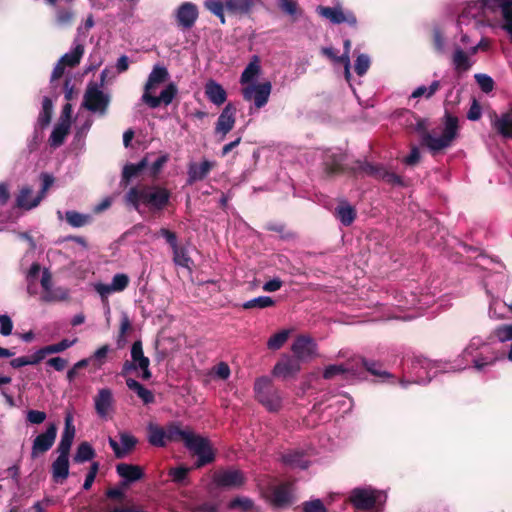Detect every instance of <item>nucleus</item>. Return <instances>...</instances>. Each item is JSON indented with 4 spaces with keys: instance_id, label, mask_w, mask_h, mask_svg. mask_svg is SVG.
Here are the masks:
<instances>
[{
    "instance_id": "18",
    "label": "nucleus",
    "mask_w": 512,
    "mask_h": 512,
    "mask_svg": "<svg viewBox=\"0 0 512 512\" xmlns=\"http://www.w3.org/2000/svg\"><path fill=\"white\" fill-rule=\"evenodd\" d=\"M344 161L345 157L343 155H327L323 161V171L325 176L327 178H333L346 172L353 175L351 169L355 166V164L351 167H347L344 165Z\"/></svg>"
},
{
    "instance_id": "48",
    "label": "nucleus",
    "mask_w": 512,
    "mask_h": 512,
    "mask_svg": "<svg viewBox=\"0 0 512 512\" xmlns=\"http://www.w3.org/2000/svg\"><path fill=\"white\" fill-rule=\"evenodd\" d=\"M275 305V301L269 296H259L249 301L244 302L241 307L245 310L260 308L264 309Z\"/></svg>"
},
{
    "instance_id": "30",
    "label": "nucleus",
    "mask_w": 512,
    "mask_h": 512,
    "mask_svg": "<svg viewBox=\"0 0 512 512\" xmlns=\"http://www.w3.org/2000/svg\"><path fill=\"white\" fill-rule=\"evenodd\" d=\"M70 127V123H67L66 120L58 121L49 137L50 146L53 148L60 147L64 143L66 136L69 134Z\"/></svg>"
},
{
    "instance_id": "12",
    "label": "nucleus",
    "mask_w": 512,
    "mask_h": 512,
    "mask_svg": "<svg viewBox=\"0 0 512 512\" xmlns=\"http://www.w3.org/2000/svg\"><path fill=\"white\" fill-rule=\"evenodd\" d=\"M120 442L109 437L108 443L117 459H123L129 455L137 446L138 439L128 432L119 433Z\"/></svg>"
},
{
    "instance_id": "7",
    "label": "nucleus",
    "mask_w": 512,
    "mask_h": 512,
    "mask_svg": "<svg viewBox=\"0 0 512 512\" xmlns=\"http://www.w3.org/2000/svg\"><path fill=\"white\" fill-rule=\"evenodd\" d=\"M272 84L269 81L252 84L242 89V95L245 101H253L256 108L264 107L271 94Z\"/></svg>"
},
{
    "instance_id": "29",
    "label": "nucleus",
    "mask_w": 512,
    "mask_h": 512,
    "mask_svg": "<svg viewBox=\"0 0 512 512\" xmlns=\"http://www.w3.org/2000/svg\"><path fill=\"white\" fill-rule=\"evenodd\" d=\"M207 98L215 105H222L227 99L225 89L216 81L210 80L205 85Z\"/></svg>"
},
{
    "instance_id": "21",
    "label": "nucleus",
    "mask_w": 512,
    "mask_h": 512,
    "mask_svg": "<svg viewBox=\"0 0 512 512\" xmlns=\"http://www.w3.org/2000/svg\"><path fill=\"white\" fill-rule=\"evenodd\" d=\"M131 358L132 361L137 364L139 369L142 371V379L149 380L152 377L151 371L149 370L150 360L144 355L143 345L141 340H136L131 347Z\"/></svg>"
},
{
    "instance_id": "17",
    "label": "nucleus",
    "mask_w": 512,
    "mask_h": 512,
    "mask_svg": "<svg viewBox=\"0 0 512 512\" xmlns=\"http://www.w3.org/2000/svg\"><path fill=\"white\" fill-rule=\"evenodd\" d=\"M300 361L294 356L283 355L273 368V375L287 379L294 377L300 370Z\"/></svg>"
},
{
    "instance_id": "1",
    "label": "nucleus",
    "mask_w": 512,
    "mask_h": 512,
    "mask_svg": "<svg viewBox=\"0 0 512 512\" xmlns=\"http://www.w3.org/2000/svg\"><path fill=\"white\" fill-rule=\"evenodd\" d=\"M171 191L160 184L141 183L132 186L125 194L127 204L137 211L140 207L147 208L151 213H160L170 203Z\"/></svg>"
},
{
    "instance_id": "58",
    "label": "nucleus",
    "mask_w": 512,
    "mask_h": 512,
    "mask_svg": "<svg viewBox=\"0 0 512 512\" xmlns=\"http://www.w3.org/2000/svg\"><path fill=\"white\" fill-rule=\"evenodd\" d=\"M370 67V58L366 54H360L355 60V72L358 76H363L367 73Z\"/></svg>"
},
{
    "instance_id": "31",
    "label": "nucleus",
    "mask_w": 512,
    "mask_h": 512,
    "mask_svg": "<svg viewBox=\"0 0 512 512\" xmlns=\"http://www.w3.org/2000/svg\"><path fill=\"white\" fill-rule=\"evenodd\" d=\"M32 196V189L29 186H24L21 188L19 194L16 198V206L18 208L24 209V210H30L32 208L37 207L41 202V197L38 195L31 199Z\"/></svg>"
},
{
    "instance_id": "9",
    "label": "nucleus",
    "mask_w": 512,
    "mask_h": 512,
    "mask_svg": "<svg viewBox=\"0 0 512 512\" xmlns=\"http://www.w3.org/2000/svg\"><path fill=\"white\" fill-rule=\"evenodd\" d=\"M57 430L58 428L55 423H49L46 430L35 437L31 450L32 459L37 458L52 448L57 437Z\"/></svg>"
},
{
    "instance_id": "50",
    "label": "nucleus",
    "mask_w": 512,
    "mask_h": 512,
    "mask_svg": "<svg viewBox=\"0 0 512 512\" xmlns=\"http://www.w3.org/2000/svg\"><path fill=\"white\" fill-rule=\"evenodd\" d=\"M289 331L282 330L272 335L267 341V347L271 350H279L288 340Z\"/></svg>"
},
{
    "instance_id": "54",
    "label": "nucleus",
    "mask_w": 512,
    "mask_h": 512,
    "mask_svg": "<svg viewBox=\"0 0 512 512\" xmlns=\"http://www.w3.org/2000/svg\"><path fill=\"white\" fill-rule=\"evenodd\" d=\"M349 372H350V368L347 367L346 365H343V364L329 365L324 369L323 378L326 380H330L338 375H345Z\"/></svg>"
},
{
    "instance_id": "15",
    "label": "nucleus",
    "mask_w": 512,
    "mask_h": 512,
    "mask_svg": "<svg viewBox=\"0 0 512 512\" xmlns=\"http://www.w3.org/2000/svg\"><path fill=\"white\" fill-rule=\"evenodd\" d=\"M178 93V88L175 83H169L160 93L159 96H153L150 92L144 91L142 101L150 108L155 109L161 105L166 106L171 104L173 99Z\"/></svg>"
},
{
    "instance_id": "6",
    "label": "nucleus",
    "mask_w": 512,
    "mask_h": 512,
    "mask_svg": "<svg viewBox=\"0 0 512 512\" xmlns=\"http://www.w3.org/2000/svg\"><path fill=\"white\" fill-rule=\"evenodd\" d=\"M110 101V96L100 90L97 84L90 83L86 88L82 105L90 112L105 115Z\"/></svg>"
},
{
    "instance_id": "55",
    "label": "nucleus",
    "mask_w": 512,
    "mask_h": 512,
    "mask_svg": "<svg viewBox=\"0 0 512 512\" xmlns=\"http://www.w3.org/2000/svg\"><path fill=\"white\" fill-rule=\"evenodd\" d=\"M474 78L484 93H490L494 89V80L489 75L478 73Z\"/></svg>"
},
{
    "instance_id": "62",
    "label": "nucleus",
    "mask_w": 512,
    "mask_h": 512,
    "mask_svg": "<svg viewBox=\"0 0 512 512\" xmlns=\"http://www.w3.org/2000/svg\"><path fill=\"white\" fill-rule=\"evenodd\" d=\"M302 510L303 512H327L326 507L320 499L303 502Z\"/></svg>"
},
{
    "instance_id": "27",
    "label": "nucleus",
    "mask_w": 512,
    "mask_h": 512,
    "mask_svg": "<svg viewBox=\"0 0 512 512\" xmlns=\"http://www.w3.org/2000/svg\"><path fill=\"white\" fill-rule=\"evenodd\" d=\"M493 127L502 137L512 139V106L494 120Z\"/></svg>"
},
{
    "instance_id": "34",
    "label": "nucleus",
    "mask_w": 512,
    "mask_h": 512,
    "mask_svg": "<svg viewBox=\"0 0 512 512\" xmlns=\"http://www.w3.org/2000/svg\"><path fill=\"white\" fill-rule=\"evenodd\" d=\"M459 130V120L458 117L450 114L449 112H445L444 115V129L442 132V136L451 144L458 136Z\"/></svg>"
},
{
    "instance_id": "13",
    "label": "nucleus",
    "mask_w": 512,
    "mask_h": 512,
    "mask_svg": "<svg viewBox=\"0 0 512 512\" xmlns=\"http://www.w3.org/2000/svg\"><path fill=\"white\" fill-rule=\"evenodd\" d=\"M236 107L229 102L220 113L215 124V134H220L219 141H223L226 135L234 128L236 121Z\"/></svg>"
},
{
    "instance_id": "26",
    "label": "nucleus",
    "mask_w": 512,
    "mask_h": 512,
    "mask_svg": "<svg viewBox=\"0 0 512 512\" xmlns=\"http://www.w3.org/2000/svg\"><path fill=\"white\" fill-rule=\"evenodd\" d=\"M148 159L144 157L138 163H129L123 167L121 176V186L127 187L130 181L139 176V174L147 167Z\"/></svg>"
},
{
    "instance_id": "37",
    "label": "nucleus",
    "mask_w": 512,
    "mask_h": 512,
    "mask_svg": "<svg viewBox=\"0 0 512 512\" xmlns=\"http://www.w3.org/2000/svg\"><path fill=\"white\" fill-rule=\"evenodd\" d=\"M169 77L168 70L163 66H155L149 74L144 91L150 92L156 85L164 83Z\"/></svg>"
},
{
    "instance_id": "61",
    "label": "nucleus",
    "mask_w": 512,
    "mask_h": 512,
    "mask_svg": "<svg viewBox=\"0 0 512 512\" xmlns=\"http://www.w3.org/2000/svg\"><path fill=\"white\" fill-rule=\"evenodd\" d=\"M190 469L184 466L172 468L169 475L173 482L182 484L187 479Z\"/></svg>"
},
{
    "instance_id": "2",
    "label": "nucleus",
    "mask_w": 512,
    "mask_h": 512,
    "mask_svg": "<svg viewBox=\"0 0 512 512\" xmlns=\"http://www.w3.org/2000/svg\"><path fill=\"white\" fill-rule=\"evenodd\" d=\"M498 10L501 11L502 18L504 20L502 29L505 30L512 42V0H477L468 3L463 9L459 16V19L464 17H477L485 16V12L496 13Z\"/></svg>"
},
{
    "instance_id": "5",
    "label": "nucleus",
    "mask_w": 512,
    "mask_h": 512,
    "mask_svg": "<svg viewBox=\"0 0 512 512\" xmlns=\"http://www.w3.org/2000/svg\"><path fill=\"white\" fill-rule=\"evenodd\" d=\"M254 392L256 400L268 411L277 412L281 409V393L268 377H260L255 381Z\"/></svg>"
},
{
    "instance_id": "35",
    "label": "nucleus",
    "mask_w": 512,
    "mask_h": 512,
    "mask_svg": "<svg viewBox=\"0 0 512 512\" xmlns=\"http://www.w3.org/2000/svg\"><path fill=\"white\" fill-rule=\"evenodd\" d=\"M282 461L291 468L306 469L309 466V461L306 460L304 452L299 450H293L283 454Z\"/></svg>"
},
{
    "instance_id": "22",
    "label": "nucleus",
    "mask_w": 512,
    "mask_h": 512,
    "mask_svg": "<svg viewBox=\"0 0 512 512\" xmlns=\"http://www.w3.org/2000/svg\"><path fill=\"white\" fill-rule=\"evenodd\" d=\"M69 456L58 454L51 464L52 481L56 484H63L69 477Z\"/></svg>"
},
{
    "instance_id": "36",
    "label": "nucleus",
    "mask_w": 512,
    "mask_h": 512,
    "mask_svg": "<svg viewBox=\"0 0 512 512\" xmlns=\"http://www.w3.org/2000/svg\"><path fill=\"white\" fill-rule=\"evenodd\" d=\"M190 429L183 430L180 422H170L165 426L167 442H185Z\"/></svg>"
},
{
    "instance_id": "25",
    "label": "nucleus",
    "mask_w": 512,
    "mask_h": 512,
    "mask_svg": "<svg viewBox=\"0 0 512 512\" xmlns=\"http://www.w3.org/2000/svg\"><path fill=\"white\" fill-rule=\"evenodd\" d=\"M420 144L428 148L430 153L435 156L439 152L449 148L452 144L448 142L442 135L434 137L431 133H425L420 139Z\"/></svg>"
},
{
    "instance_id": "39",
    "label": "nucleus",
    "mask_w": 512,
    "mask_h": 512,
    "mask_svg": "<svg viewBox=\"0 0 512 512\" xmlns=\"http://www.w3.org/2000/svg\"><path fill=\"white\" fill-rule=\"evenodd\" d=\"M452 63L458 73L467 72L472 67V62L467 53L457 47L452 56Z\"/></svg>"
},
{
    "instance_id": "51",
    "label": "nucleus",
    "mask_w": 512,
    "mask_h": 512,
    "mask_svg": "<svg viewBox=\"0 0 512 512\" xmlns=\"http://www.w3.org/2000/svg\"><path fill=\"white\" fill-rule=\"evenodd\" d=\"M361 366H363L369 373L378 377H390L391 375L381 369V364L365 358L360 359Z\"/></svg>"
},
{
    "instance_id": "57",
    "label": "nucleus",
    "mask_w": 512,
    "mask_h": 512,
    "mask_svg": "<svg viewBox=\"0 0 512 512\" xmlns=\"http://www.w3.org/2000/svg\"><path fill=\"white\" fill-rule=\"evenodd\" d=\"M130 279L128 275L124 273L115 274L112 278V289L114 292H121L125 290L129 285Z\"/></svg>"
},
{
    "instance_id": "32",
    "label": "nucleus",
    "mask_w": 512,
    "mask_h": 512,
    "mask_svg": "<svg viewBox=\"0 0 512 512\" xmlns=\"http://www.w3.org/2000/svg\"><path fill=\"white\" fill-rule=\"evenodd\" d=\"M259 2L260 0H227L225 7L230 13L247 15Z\"/></svg>"
},
{
    "instance_id": "44",
    "label": "nucleus",
    "mask_w": 512,
    "mask_h": 512,
    "mask_svg": "<svg viewBox=\"0 0 512 512\" xmlns=\"http://www.w3.org/2000/svg\"><path fill=\"white\" fill-rule=\"evenodd\" d=\"M84 51L82 44H76L71 52L64 54L59 60L65 66L76 67L80 63Z\"/></svg>"
},
{
    "instance_id": "42",
    "label": "nucleus",
    "mask_w": 512,
    "mask_h": 512,
    "mask_svg": "<svg viewBox=\"0 0 512 512\" xmlns=\"http://www.w3.org/2000/svg\"><path fill=\"white\" fill-rule=\"evenodd\" d=\"M208 442V438L197 435L193 431H190L186 437L184 445L190 452L195 455L197 452H200L201 448H206Z\"/></svg>"
},
{
    "instance_id": "64",
    "label": "nucleus",
    "mask_w": 512,
    "mask_h": 512,
    "mask_svg": "<svg viewBox=\"0 0 512 512\" xmlns=\"http://www.w3.org/2000/svg\"><path fill=\"white\" fill-rule=\"evenodd\" d=\"M267 231L276 232L281 235L282 238L288 239L293 237V233L286 231V226L283 223L269 222L265 225Z\"/></svg>"
},
{
    "instance_id": "41",
    "label": "nucleus",
    "mask_w": 512,
    "mask_h": 512,
    "mask_svg": "<svg viewBox=\"0 0 512 512\" xmlns=\"http://www.w3.org/2000/svg\"><path fill=\"white\" fill-rule=\"evenodd\" d=\"M65 219H66L67 223L74 228H80V227L86 226V225L90 224L93 220V218L90 214H82L75 210L66 211Z\"/></svg>"
},
{
    "instance_id": "45",
    "label": "nucleus",
    "mask_w": 512,
    "mask_h": 512,
    "mask_svg": "<svg viewBox=\"0 0 512 512\" xmlns=\"http://www.w3.org/2000/svg\"><path fill=\"white\" fill-rule=\"evenodd\" d=\"M278 6L282 12L291 16L293 21H296L303 12L295 0H279Z\"/></svg>"
},
{
    "instance_id": "49",
    "label": "nucleus",
    "mask_w": 512,
    "mask_h": 512,
    "mask_svg": "<svg viewBox=\"0 0 512 512\" xmlns=\"http://www.w3.org/2000/svg\"><path fill=\"white\" fill-rule=\"evenodd\" d=\"M204 6L207 10L219 18L222 25L226 23L224 14V9L226 8L225 4L219 0H207L205 1Z\"/></svg>"
},
{
    "instance_id": "24",
    "label": "nucleus",
    "mask_w": 512,
    "mask_h": 512,
    "mask_svg": "<svg viewBox=\"0 0 512 512\" xmlns=\"http://www.w3.org/2000/svg\"><path fill=\"white\" fill-rule=\"evenodd\" d=\"M214 166L215 162L209 160H204L200 164L191 163L188 167V183L193 184L204 180Z\"/></svg>"
},
{
    "instance_id": "16",
    "label": "nucleus",
    "mask_w": 512,
    "mask_h": 512,
    "mask_svg": "<svg viewBox=\"0 0 512 512\" xmlns=\"http://www.w3.org/2000/svg\"><path fill=\"white\" fill-rule=\"evenodd\" d=\"M116 472L119 477L122 478V481L120 482V486L122 488L129 487L132 483L143 479L145 476L144 470L141 466L129 463L117 464Z\"/></svg>"
},
{
    "instance_id": "46",
    "label": "nucleus",
    "mask_w": 512,
    "mask_h": 512,
    "mask_svg": "<svg viewBox=\"0 0 512 512\" xmlns=\"http://www.w3.org/2000/svg\"><path fill=\"white\" fill-rule=\"evenodd\" d=\"M40 282H41V286L44 290L42 299L46 302H51V301L57 300L58 298L51 291L52 275L47 269H44ZM60 299H63V297H61Z\"/></svg>"
},
{
    "instance_id": "28",
    "label": "nucleus",
    "mask_w": 512,
    "mask_h": 512,
    "mask_svg": "<svg viewBox=\"0 0 512 512\" xmlns=\"http://www.w3.org/2000/svg\"><path fill=\"white\" fill-rule=\"evenodd\" d=\"M335 216L344 226H350L356 219L357 212L351 204L342 200L335 208Z\"/></svg>"
},
{
    "instance_id": "11",
    "label": "nucleus",
    "mask_w": 512,
    "mask_h": 512,
    "mask_svg": "<svg viewBox=\"0 0 512 512\" xmlns=\"http://www.w3.org/2000/svg\"><path fill=\"white\" fill-rule=\"evenodd\" d=\"M213 482L219 488H238L245 482L244 474L237 469H221L213 474Z\"/></svg>"
},
{
    "instance_id": "8",
    "label": "nucleus",
    "mask_w": 512,
    "mask_h": 512,
    "mask_svg": "<svg viewBox=\"0 0 512 512\" xmlns=\"http://www.w3.org/2000/svg\"><path fill=\"white\" fill-rule=\"evenodd\" d=\"M291 351L300 362L309 361L317 355V344L309 335H298L291 346Z\"/></svg>"
},
{
    "instance_id": "4",
    "label": "nucleus",
    "mask_w": 512,
    "mask_h": 512,
    "mask_svg": "<svg viewBox=\"0 0 512 512\" xmlns=\"http://www.w3.org/2000/svg\"><path fill=\"white\" fill-rule=\"evenodd\" d=\"M386 501V495L371 487H357L350 491L348 502L361 511L379 510Z\"/></svg>"
},
{
    "instance_id": "56",
    "label": "nucleus",
    "mask_w": 512,
    "mask_h": 512,
    "mask_svg": "<svg viewBox=\"0 0 512 512\" xmlns=\"http://www.w3.org/2000/svg\"><path fill=\"white\" fill-rule=\"evenodd\" d=\"M77 342V339L69 340L63 339L58 343L45 346L48 354H55L65 351Z\"/></svg>"
},
{
    "instance_id": "53",
    "label": "nucleus",
    "mask_w": 512,
    "mask_h": 512,
    "mask_svg": "<svg viewBox=\"0 0 512 512\" xmlns=\"http://www.w3.org/2000/svg\"><path fill=\"white\" fill-rule=\"evenodd\" d=\"M75 14L71 9L58 8L56 11V23L59 26H69L74 21Z\"/></svg>"
},
{
    "instance_id": "43",
    "label": "nucleus",
    "mask_w": 512,
    "mask_h": 512,
    "mask_svg": "<svg viewBox=\"0 0 512 512\" xmlns=\"http://www.w3.org/2000/svg\"><path fill=\"white\" fill-rule=\"evenodd\" d=\"M52 114H53L52 100L49 97L45 96L42 100V109H41V112L39 113V116L37 119V123L40 128L43 129L50 124L51 119H52Z\"/></svg>"
},
{
    "instance_id": "38",
    "label": "nucleus",
    "mask_w": 512,
    "mask_h": 512,
    "mask_svg": "<svg viewBox=\"0 0 512 512\" xmlns=\"http://www.w3.org/2000/svg\"><path fill=\"white\" fill-rule=\"evenodd\" d=\"M95 456L96 452L92 445L87 441H83L77 447V450L73 456V462L81 464L87 461H91L95 458Z\"/></svg>"
},
{
    "instance_id": "20",
    "label": "nucleus",
    "mask_w": 512,
    "mask_h": 512,
    "mask_svg": "<svg viewBox=\"0 0 512 512\" xmlns=\"http://www.w3.org/2000/svg\"><path fill=\"white\" fill-rule=\"evenodd\" d=\"M76 434L75 426L72 422L70 415L65 418V426L61 435L60 442L57 446L56 452L60 455L70 456L71 447Z\"/></svg>"
},
{
    "instance_id": "14",
    "label": "nucleus",
    "mask_w": 512,
    "mask_h": 512,
    "mask_svg": "<svg viewBox=\"0 0 512 512\" xmlns=\"http://www.w3.org/2000/svg\"><path fill=\"white\" fill-rule=\"evenodd\" d=\"M317 12L322 17L329 19L334 24H341L346 22L352 27L357 26V18L355 14L351 11L345 13L340 7L318 6Z\"/></svg>"
},
{
    "instance_id": "47",
    "label": "nucleus",
    "mask_w": 512,
    "mask_h": 512,
    "mask_svg": "<svg viewBox=\"0 0 512 512\" xmlns=\"http://www.w3.org/2000/svg\"><path fill=\"white\" fill-rule=\"evenodd\" d=\"M195 455L197 456V461L195 462L196 468H201L215 460V452L210 441L207 443L206 448H201L200 452H197Z\"/></svg>"
},
{
    "instance_id": "3",
    "label": "nucleus",
    "mask_w": 512,
    "mask_h": 512,
    "mask_svg": "<svg viewBox=\"0 0 512 512\" xmlns=\"http://www.w3.org/2000/svg\"><path fill=\"white\" fill-rule=\"evenodd\" d=\"M351 171L353 172V176H369L376 180H382L392 187L407 186L401 176L387 170L382 164L357 160Z\"/></svg>"
},
{
    "instance_id": "52",
    "label": "nucleus",
    "mask_w": 512,
    "mask_h": 512,
    "mask_svg": "<svg viewBox=\"0 0 512 512\" xmlns=\"http://www.w3.org/2000/svg\"><path fill=\"white\" fill-rule=\"evenodd\" d=\"M173 251V261L176 265L181 267L189 268L190 264H192V260L189 257L187 250L184 247H177L172 250Z\"/></svg>"
},
{
    "instance_id": "63",
    "label": "nucleus",
    "mask_w": 512,
    "mask_h": 512,
    "mask_svg": "<svg viewBox=\"0 0 512 512\" xmlns=\"http://www.w3.org/2000/svg\"><path fill=\"white\" fill-rule=\"evenodd\" d=\"M230 509L240 508L243 511H249L253 508V501L249 498H234L228 504Z\"/></svg>"
},
{
    "instance_id": "19",
    "label": "nucleus",
    "mask_w": 512,
    "mask_h": 512,
    "mask_svg": "<svg viewBox=\"0 0 512 512\" xmlns=\"http://www.w3.org/2000/svg\"><path fill=\"white\" fill-rule=\"evenodd\" d=\"M269 500L276 508L288 506L292 502L289 483H281L269 488Z\"/></svg>"
},
{
    "instance_id": "33",
    "label": "nucleus",
    "mask_w": 512,
    "mask_h": 512,
    "mask_svg": "<svg viewBox=\"0 0 512 512\" xmlns=\"http://www.w3.org/2000/svg\"><path fill=\"white\" fill-rule=\"evenodd\" d=\"M147 433L150 445L154 447H165L167 445L165 427L150 423L147 426Z\"/></svg>"
},
{
    "instance_id": "40",
    "label": "nucleus",
    "mask_w": 512,
    "mask_h": 512,
    "mask_svg": "<svg viewBox=\"0 0 512 512\" xmlns=\"http://www.w3.org/2000/svg\"><path fill=\"white\" fill-rule=\"evenodd\" d=\"M261 71L260 60L258 56H253L249 64L245 67L240 77L241 84L252 82Z\"/></svg>"
},
{
    "instance_id": "10",
    "label": "nucleus",
    "mask_w": 512,
    "mask_h": 512,
    "mask_svg": "<svg viewBox=\"0 0 512 512\" xmlns=\"http://www.w3.org/2000/svg\"><path fill=\"white\" fill-rule=\"evenodd\" d=\"M199 17V9L192 2L181 3L175 11L177 26L182 30L191 29Z\"/></svg>"
},
{
    "instance_id": "59",
    "label": "nucleus",
    "mask_w": 512,
    "mask_h": 512,
    "mask_svg": "<svg viewBox=\"0 0 512 512\" xmlns=\"http://www.w3.org/2000/svg\"><path fill=\"white\" fill-rule=\"evenodd\" d=\"M110 350L109 345L105 344L98 348L93 355L90 356L91 361L94 362V365L97 368H100L106 361L107 354Z\"/></svg>"
},
{
    "instance_id": "60",
    "label": "nucleus",
    "mask_w": 512,
    "mask_h": 512,
    "mask_svg": "<svg viewBox=\"0 0 512 512\" xmlns=\"http://www.w3.org/2000/svg\"><path fill=\"white\" fill-rule=\"evenodd\" d=\"M494 336L500 342L512 340V324H502L494 330Z\"/></svg>"
},
{
    "instance_id": "23",
    "label": "nucleus",
    "mask_w": 512,
    "mask_h": 512,
    "mask_svg": "<svg viewBox=\"0 0 512 512\" xmlns=\"http://www.w3.org/2000/svg\"><path fill=\"white\" fill-rule=\"evenodd\" d=\"M113 402L114 400L111 389H100L94 398L96 413L102 418L106 417L113 405Z\"/></svg>"
}]
</instances>
